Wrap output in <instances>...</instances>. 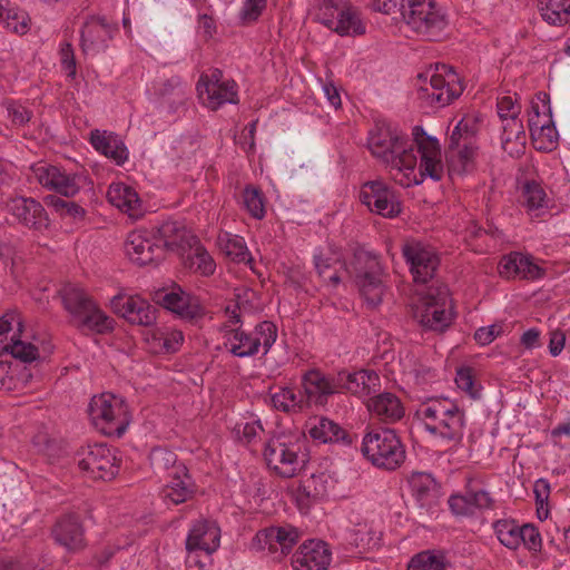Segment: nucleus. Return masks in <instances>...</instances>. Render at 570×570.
<instances>
[{
    "label": "nucleus",
    "instance_id": "nucleus-21",
    "mask_svg": "<svg viewBox=\"0 0 570 570\" xmlns=\"http://www.w3.org/2000/svg\"><path fill=\"white\" fill-rule=\"evenodd\" d=\"M111 308L132 325L151 326L157 320V308L140 296H115Z\"/></svg>",
    "mask_w": 570,
    "mask_h": 570
},
{
    "label": "nucleus",
    "instance_id": "nucleus-31",
    "mask_svg": "<svg viewBox=\"0 0 570 570\" xmlns=\"http://www.w3.org/2000/svg\"><path fill=\"white\" fill-rule=\"evenodd\" d=\"M107 198L112 206L135 220L141 218L145 214L137 191L124 183L111 184L107 191Z\"/></svg>",
    "mask_w": 570,
    "mask_h": 570
},
{
    "label": "nucleus",
    "instance_id": "nucleus-19",
    "mask_svg": "<svg viewBox=\"0 0 570 570\" xmlns=\"http://www.w3.org/2000/svg\"><path fill=\"white\" fill-rule=\"evenodd\" d=\"M129 258L140 266L159 262L164 258L163 244L157 242L150 229H137L128 234L125 243Z\"/></svg>",
    "mask_w": 570,
    "mask_h": 570
},
{
    "label": "nucleus",
    "instance_id": "nucleus-8",
    "mask_svg": "<svg viewBox=\"0 0 570 570\" xmlns=\"http://www.w3.org/2000/svg\"><path fill=\"white\" fill-rule=\"evenodd\" d=\"M352 267L361 295L371 307L382 303L386 291V275L379 257L363 248L354 250Z\"/></svg>",
    "mask_w": 570,
    "mask_h": 570
},
{
    "label": "nucleus",
    "instance_id": "nucleus-57",
    "mask_svg": "<svg viewBox=\"0 0 570 570\" xmlns=\"http://www.w3.org/2000/svg\"><path fill=\"white\" fill-rule=\"evenodd\" d=\"M466 498L470 503V508L472 510V513L474 512V509L483 510V509H493L494 507V500L492 499L491 494L483 490H474V489H468L465 491Z\"/></svg>",
    "mask_w": 570,
    "mask_h": 570
},
{
    "label": "nucleus",
    "instance_id": "nucleus-47",
    "mask_svg": "<svg viewBox=\"0 0 570 570\" xmlns=\"http://www.w3.org/2000/svg\"><path fill=\"white\" fill-rule=\"evenodd\" d=\"M493 529L501 544L511 550L519 548L521 527L514 520H497L493 523Z\"/></svg>",
    "mask_w": 570,
    "mask_h": 570
},
{
    "label": "nucleus",
    "instance_id": "nucleus-25",
    "mask_svg": "<svg viewBox=\"0 0 570 570\" xmlns=\"http://www.w3.org/2000/svg\"><path fill=\"white\" fill-rule=\"evenodd\" d=\"M220 529L209 520L196 521L186 539V549L188 552L199 551L205 553V558L209 559L213 552L219 547Z\"/></svg>",
    "mask_w": 570,
    "mask_h": 570
},
{
    "label": "nucleus",
    "instance_id": "nucleus-27",
    "mask_svg": "<svg viewBox=\"0 0 570 570\" xmlns=\"http://www.w3.org/2000/svg\"><path fill=\"white\" fill-rule=\"evenodd\" d=\"M309 436L321 443H336L344 446L354 444L355 435L348 433L333 420L321 416L314 417L307 423Z\"/></svg>",
    "mask_w": 570,
    "mask_h": 570
},
{
    "label": "nucleus",
    "instance_id": "nucleus-5",
    "mask_svg": "<svg viewBox=\"0 0 570 570\" xmlns=\"http://www.w3.org/2000/svg\"><path fill=\"white\" fill-rule=\"evenodd\" d=\"M263 455L268 469L282 478L295 476L308 460L305 441L285 433L272 436L265 443Z\"/></svg>",
    "mask_w": 570,
    "mask_h": 570
},
{
    "label": "nucleus",
    "instance_id": "nucleus-2",
    "mask_svg": "<svg viewBox=\"0 0 570 570\" xmlns=\"http://www.w3.org/2000/svg\"><path fill=\"white\" fill-rule=\"evenodd\" d=\"M416 416L424 430L448 444H461L466 425L465 412L444 397L430 399L416 410Z\"/></svg>",
    "mask_w": 570,
    "mask_h": 570
},
{
    "label": "nucleus",
    "instance_id": "nucleus-20",
    "mask_svg": "<svg viewBox=\"0 0 570 570\" xmlns=\"http://www.w3.org/2000/svg\"><path fill=\"white\" fill-rule=\"evenodd\" d=\"M402 254L410 265L414 282L426 283L433 277L439 259L430 247L421 242L407 240L402 246Z\"/></svg>",
    "mask_w": 570,
    "mask_h": 570
},
{
    "label": "nucleus",
    "instance_id": "nucleus-42",
    "mask_svg": "<svg viewBox=\"0 0 570 570\" xmlns=\"http://www.w3.org/2000/svg\"><path fill=\"white\" fill-rule=\"evenodd\" d=\"M272 403L275 409L285 413L301 412L308 409L302 389L296 391L292 387H284L272 395Z\"/></svg>",
    "mask_w": 570,
    "mask_h": 570
},
{
    "label": "nucleus",
    "instance_id": "nucleus-48",
    "mask_svg": "<svg viewBox=\"0 0 570 570\" xmlns=\"http://www.w3.org/2000/svg\"><path fill=\"white\" fill-rule=\"evenodd\" d=\"M243 205L255 219H263L266 214L265 196L263 191L253 185H247L242 193Z\"/></svg>",
    "mask_w": 570,
    "mask_h": 570
},
{
    "label": "nucleus",
    "instance_id": "nucleus-41",
    "mask_svg": "<svg viewBox=\"0 0 570 570\" xmlns=\"http://www.w3.org/2000/svg\"><path fill=\"white\" fill-rule=\"evenodd\" d=\"M547 124L538 126L531 124V137L538 150L551 151L558 142V131L552 121L551 108L548 106Z\"/></svg>",
    "mask_w": 570,
    "mask_h": 570
},
{
    "label": "nucleus",
    "instance_id": "nucleus-53",
    "mask_svg": "<svg viewBox=\"0 0 570 570\" xmlns=\"http://www.w3.org/2000/svg\"><path fill=\"white\" fill-rule=\"evenodd\" d=\"M35 179L45 188L50 190L51 186H55L56 178H63V171L61 167L50 165L47 163H39L31 167Z\"/></svg>",
    "mask_w": 570,
    "mask_h": 570
},
{
    "label": "nucleus",
    "instance_id": "nucleus-29",
    "mask_svg": "<svg viewBox=\"0 0 570 570\" xmlns=\"http://www.w3.org/2000/svg\"><path fill=\"white\" fill-rule=\"evenodd\" d=\"M301 387L307 407L312 405L324 406L332 396L331 385L325 375L318 368H311L304 372L301 379Z\"/></svg>",
    "mask_w": 570,
    "mask_h": 570
},
{
    "label": "nucleus",
    "instance_id": "nucleus-33",
    "mask_svg": "<svg viewBox=\"0 0 570 570\" xmlns=\"http://www.w3.org/2000/svg\"><path fill=\"white\" fill-rule=\"evenodd\" d=\"M91 146L100 154L122 165L128 159V149L115 132L95 129L90 134Z\"/></svg>",
    "mask_w": 570,
    "mask_h": 570
},
{
    "label": "nucleus",
    "instance_id": "nucleus-14",
    "mask_svg": "<svg viewBox=\"0 0 570 570\" xmlns=\"http://www.w3.org/2000/svg\"><path fill=\"white\" fill-rule=\"evenodd\" d=\"M413 150L420 155L417 167V180L421 184L426 177L439 181L444 175V166L441 159V148L436 138L429 136L421 126L412 130Z\"/></svg>",
    "mask_w": 570,
    "mask_h": 570
},
{
    "label": "nucleus",
    "instance_id": "nucleus-51",
    "mask_svg": "<svg viewBox=\"0 0 570 570\" xmlns=\"http://www.w3.org/2000/svg\"><path fill=\"white\" fill-rule=\"evenodd\" d=\"M47 206L55 209L61 217H69L75 220L85 217V209L75 202L62 199L56 195H48L43 198Z\"/></svg>",
    "mask_w": 570,
    "mask_h": 570
},
{
    "label": "nucleus",
    "instance_id": "nucleus-6",
    "mask_svg": "<svg viewBox=\"0 0 570 570\" xmlns=\"http://www.w3.org/2000/svg\"><path fill=\"white\" fill-rule=\"evenodd\" d=\"M13 322H17L18 331H20L22 324L14 312L6 313L0 318V390L4 391L16 387L11 358L29 363L39 355L38 348L33 344L16 338L14 334L8 341L7 335L12 331Z\"/></svg>",
    "mask_w": 570,
    "mask_h": 570
},
{
    "label": "nucleus",
    "instance_id": "nucleus-40",
    "mask_svg": "<svg viewBox=\"0 0 570 570\" xmlns=\"http://www.w3.org/2000/svg\"><path fill=\"white\" fill-rule=\"evenodd\" d=\"M0 23L14 33L24 35L29 31L30 18L26 11L10 6L8 0H0Z\"/></svg>",
    "mask_w": 570,
    "mask_h": 570
},
{
    "label": "nucleus",
    "instance_id": "nucleus-30",
    "mask_svg": "<svg viewBox=\"0 0 570 570\" xmlns=\"http://www.w3.org/2000/svg\"><path fill=\"white\" fill-rule=\"evenodd\" d=\"M367 409L375 419L385 424H394L405 415L402 401L391 392H383L371 397L367 402Z\"/></svg>",
    "mask_w": 570,
    "mask_h": 570
},
{
    "label": "nucleus",
    "instance_id": "nucleus-32",
    "mask_svg": "<svg viewBox=\"0 0 570 570\" xmlns=\"http://www.w3.org/2000/svg\"><path fill=\"white\" fill-rule=\"evenodd\" d=\"M52 534L55 540L68 550H78L85 546L83 529L76 514H66L58 519Z\"/></svg>",
    "mask_w": 570,
    "mask_h": 570
},
{
    "label": "nucleus",
    "instance_id": "nucleus-34",
    "mask_svg": "<svg viewBox=\"0 0 570 570\" xmlns=\"http://www.w3.org/2000/svg\"><path fill=\"white\" fill-rule=\"evenodd\" d=\"M527 136L520 118H505L502 122L501 146L511 157H520L525 149Z\"/></svg>",
    "mask_w": 570,
    "mask_h": 570
},
{
    "label": "nucleus",
    "instance_id": "nucleus-35",
    "mask_svg": "<svg viewBox=\"0 0 570 570\" xmlns=\"http://www.w3.org/2000/svg\"><path fill=\"white\" fill-rule=\"evenodd\" d=\"M407 482L420 507L430 505L436 499L439 484L431 473L412 472Z\"/></svg>",
    "mask_w": 570,
    "mask_h": 570
},
{
    "label": "nucleus",
    "instance_id": "nucleus-46",
    "mask_svg": "<svg viewBox=\"0 0 570 570\" xmlns=\"http://www.w3.org/2000/svg\"><path fill=\"white\" fill-rule=\"evenodd\" d=\"M149 462L156 473L167 472L175 474L179 465H185L178 462L177 454L165 448H155L150 451Z\"/></svg>",
    "mask_w": 570,
    "mask_h": 570
},
{
    "label": "nucleus",
    "instance_id": "nucleus-16",
    "mask_svg": "<svg viewBox=\"0 0 570 570\" xmlns=\"http://www.w3.org/2000/svg\"><path fill=\"white\" fill-rule=\"evenodd\" d=\"M78 455V466L94 480H111L119 472V460L116 452L105 444L82 448Z\"/></svg>",
    "mask_w": 570,
    "mask_h": 570
},
{
    "label": "nucleus",
    "instance_id": "nucleus-58",
    "mask_svg": "<svg viewBox=\"0 0 570 570\" xmlns=\"http://www.w3.org/2000/svg\"><path fill=\"white\" fill-rule=\"evenodd\" d=\"M455 383L458 387L466 392L471 397L478 399L479 391L474 387V376L472 368L464 366L456 371Z\"/></svg>",
    "mask_w": 570,
    "mask_h": 570
},
{
    "label": "nucleus",
    "instance_id": "nucleus-44",
    "mask_svg": "<svg viewBox=\"0 0 570 570\" xmlns=\"http://www.w3.org/2000/svg\"><path fill=\"white\" fill-rule=\"evenodd\" d=\"M218 242L222 252L233 262L247 263L252 259L250 253L242 237L225 234L219 237Z\"/></svg>",
    "mask_w": 570,
    "mask_h": 570
},
{
    "label": "nucleus",
    "instance_id": "nucleus-12",
    "mask_svg": "<svg viewBox=\"0 0 570 570\" xmlns=\"http://www.w3.org/2000/svg\"><path fill=\"white\" fill-rule=\"evenodd\" d=\"M314 19L340 36L365 33L358 12L342 0H315Z\"/></svg>",
    "mask_w": 570,
    "mask_h": 570
},
{
    "label": "nucleus",
    "instance_id": "nucleus-64",
    "mask_svg": "<svg viewBox=\"0 0 570 570\" xmlns=\"http://www.w3.org/2000/svg\"><path fill=\"white\" fill-rule=\"evenodd\" d=\"M502 332L500 325H490L487 327H480L474 333V340L481 345H488L493 342Z\"/></svg>",
    "mask_w": 570,
    "mask_h": 570
},
{
    "label": "nucleus",
    "instance_id": "nucleus-15",
    "mask_svg": "<svg viewBox=\"0 0 570 570\" xmlns=\"http://www.w3.org/2000/svg\"><path fill=\"white\" fill-rule=\"evenodd\" d=\"M154 298L158 305L191 325H197L206 315V308L199 297L185 292L176 284L170 288L157 291Z\"/></svg>",
    "mask_w": 570,
    "mask_h": 570
},
{
    "label": "nucleus",
    "instance_id": "nucleus-13",
    "mask_svg": "<svg viewBox=\"0 0 570 570\" xmlns=\"http://www.w3.org/2000/svg\"><path fill=\"white\" fill-rule=\"evenodd\" d=\"M449 304V291L445 287H431L415 307L413 316L424 330L443 332L451 324Z\"/></svg>",
    "mask_w": 570,
    "mask_h": 570
},
{
    "label": "nucleus",
    "instance_id": "nucleus-18",
    "mask_svg": "<svg viewBox=\"0 0 570 570\" xmlns=\"http://www.w3.org/2000/svg\"><path fill=\"white\" fill-rule=\"evenodd\" d=\"M299 531L289 524L259 530L254 541L259 550H267L275 560H282L298 542Z\"/></svg>",
    "mask_w": 570,
    "mask_h": 570
},
{
    "label": "nucleus",
    "instance_id": "nucleus-52",
    "mask_svg": "<svg viewBox=\"0 0 570 570\" xmlns=\"http://www.w3.org/2000/svg\"><path fill=\"white\" fill-rule=\"evenodd\" d=\"M522 204L528 210H537L547 206V194L543 187L534 181H525L522 187Z\"/></svg>",
    "mask_w": 570,
    "mask_h": 570
},
{
    "label": "nucleus",
    "instance_id": "nucleus-56",
    "mask_svg": "<svg viewBox=\"0 0 570 570\" xmlns=\"http://www.w3.org/2000/svg\"><path fill=\"white\" fill-rule=\"evenodd\" d=\"M519 546L521 543L530 551H539L542 547V540L539 530L530 523H525L520 530Z\"/></svg>",
    "mask_w": 570,
    "mask_h": 570
},
{
    "label": "nucleus",
    "instance_id": "nucleus-43",
    "mask_svg": "<svg viewBox=\"0 0 570 570\" xmlns=\"http://www.w3.org/2000/svg\"><path fill=\"white\" fill-rule=\"evenodd\" d=\"M446 556L442 550L422 551L414 556L407 570H445Z\"/></svg>",
    "mask_w": 570,
    "mask_h": 570
},
{
    "label": "nucleus",
    "instance_id": "nucleus-9",
    "mask_svg": "<svg viewBox=\"0 0 570 570\" xmlns=\"http://www.w3.org/2000/svg\"><path fill=\"white\" fill-rule=\"evenodd\" d=\"M424 83L419 88V97L431 106L444 107L458 99L464 87L458 72L445 63L435 65L434 71L429 76L420 75Z\"/></svg>",
    "mask_w": 570,
    "mask_h": 570
},
{
    "label": "nucleus",
    "instance_id": "nucleus-7",
    "mask_svg": "<svg viewBox=\"0 0 570 570\" xmlns=\"http://www.w3.org/2000/svg\"><path fill=\"white\" fill-rule=\"evenodd\" d=\"M400 12L411 30L430 41L439 40L449 24L433 0H401Z\"/></svg>",
    "mask_w": 570,
    "mask_h": 570
},
{
    "label": "nucleus",
    "instance_id": "nucleus-26",
    "mask_svg": "<svg viewBox=\"0 0 570 570\" xmlns=\"http://www.w3.org/2000/svg\"><path fill=\"white\" fill-rule=\"evenodd\" d=\"M115 28L105 18L91 17L81 29V49L85 55L104 51L112 38Z\"/></svg>",
    "mask_w": 570,
    "mask_h": 570
},
{
    "label": "nucleus",
    "instance_id": "nucleus-24",
    "mask_svg": "<svg viewBox=\"0 0 570 570\" xmlns=\"http://www.w3.org/2000/svg\"><path fill=\"white\" fill-rule=\"evenodd\" d=\"M332 560L328 544L322 540H308L292 557L294 570H327Z\"/></svg>",
    "mask_w": 570,
    "mask_h": 570
},
{
    "label": "nucleus",
    "instance_id": "nucleus-59",
    "mask_svg": "<svg viewBox=\"0 0 570 570\" xmlns=\"http://www.w3.org/2000/svg\"><path fill=\"white\" fill-rule=\"evenodd\" d=\"M498 115L502 122L505 118H519L521 106L510 96H503L498 100Z\"/></svg>",
    "mask_w": 570,
    "mask_h": 570
},
{
    "label": "nucleus",
    "instance_id": "nucleus-23",
    "mask_svg": "<svg viewBox=\"0 0 570 570\" xmlns=\"http://www.w3.org/2000/svg\"><path fill=\"white\" fill-rule=\"evenodd\" d=\"M498 272L507 279L535 281L544 276L546 271L533 262L532 256L511 252L500 259Z\"/></svg>",
    "mask_w": 570,
    "mask_h": 570
},
{
    "label": "nucleus",
    "instance_id": "nucleus-17",
    "mask_svg": "<svg viewBox=\"0 0 570 570\" xmlns=\"http://www.w3.org/2000/svg\"><path fill=\"white\" fill-rule=\"evenodd\" d=\"M358 197L371 212L383 217L393 218L401 212V205L394 190L381 180L365 183Z\"/></svg>",
    "mask_w": 570,
    "mask_h": 570
},
{
    "label": "nucleus",
    "instance_id": "nucleus-54",
    "mask_svg": "<svg viewBox=\"0 0 570 570\" xmlns=\"http://www.w3.org/2000/svg\"><path fill=\"white\" fill-rule=\"evenodd\" d=\"M150 230L155 233L157 242L163 244V248L171 243H175L174 238L178 237L183 232V226L178 222L167 220L159 226L153 227Z\"/></svg>",
    "mask_w": 570,
    "mask_h": 570
},
{
    "label": "nucleus",
    "instance_id": "nucleus-62",
    "mask_svg": "<svg viewBox=\"0 0 570 570\" xmlns=\"http://www.w3.org/2000/svg\"><path fill=\"white\" fill-rule=\"evenodd\" d=\"M550 492L551 485L547 479L541 478L534 482L533 493L539 514L541 513V510H543V507L548 505Z\"/></svg>",
    "mask_w": 570,
    "mask_h": 570
},
{
    "label": "nucleus",
    "instance_id": "nucleus-50",
    "mask_svg": "<svg viewBox=\"0 0 570 570\" xmlns=\"http://www.w3.org/2000/svg\"><path fill=\"white\" fill-rule=\"evenodd\" d=\"M185 264L188 268L204 276L213 275L216 269L214 259L202 245L196 246L191 253L187 255Z\"/></svg>",
    "mask_w": 570,
    "mask_h": 570
},
{
    "label": "nucleus",
    "instance_id": "nucleus-38",
    "mask_svg": "<svg viewBox=\"0 0 570 570\" xmlns=\"http://www.w3.org/2000/svg\"><path fill=\"white\" fill-rule=\"evenodd\" d=\"M313 258L318 276L328 285L337 287L341 283V277L335 269V265H343L341 254L334 252L323 253L322 250H317Z\"/></svg>",
    "mask_w": 570,
    "mask_h": 570
},
{
    "label": "nucleus",
    "instance_id": "nucleus-4",
    "mask_svg": "<svg viewBox=\"0 0 570 570\" xmlns=\"http://www.w3.org/2000/svg\"><path fill=\"white\" fill-rule=\"evenodd\" d=\"M363 456L377 469L395 471L405 462L406 451L394 429L376 428L367 431L361 444Z\"/></svg>",
    "mask_w": 570,
    "mask_h": 570
},
{
    "label": "nucleus",
    "instance_id": "nucleus-60",
    "mask_svg": "<svg viewBox=\"0 0 570 570\" xmlns=\"http://www.w3.org/2000/svg\"><path fill=\"white\" fill-rule=\"evenodd\" d=\"M60 63L62 70L67 73L68 77L75 78L77 67H76V58L73 48L70 42H63L60 47Z\"/></svg>",
    "mask_w": 570,
    "mask_h": 570
},
{
    "label": "nucleus",
    "instance_id": "nucleus-1",
    "mask_svg": "<svg viewBox=\"0 0 570 570\" xmlns=\"http://www.w3.org/2000/svg\"><path fill=\"white\" fill-rule=\"evenodd\" d=\"M367 146L372 155L386 165L397 184L403 187L419 185L416 154L405 132L385 120L376 121L368 132Z\"/></svg>",
    "mask_w": 570,
    "mask_h": 570
},
{
    "label": "nucleus",
    "instance_id": "nucleus-45",
    "mask_svg": "<svg viewBox=\"0 0 570 570\" xmlns=\"http://www.w3.org/2000/svg\"><path fill=\"white\" fill-rule=\"evenodd\" d=\"M151 338L157 351L166 354L176 353L184 343V334L179 330L157 328L151 333Z\"/></svg>",
    "mask_w": 570,
    "mask_h": 570
},
{
    "label": "nucleus",
    "instance_id": "nucleus-37",
    "mask_svg": "<svg viewBox=\"0 0 570 570\" xmlns=\"http://www.w3.org/2000/svg\"><path fill=\"white\" fill-rule=\"evenodd\" d=\"M203 90L207 106L213 110L225 104L238 102L237 83L234 80H225L222 85H205Z\"/></svg>",
    "mask_w": 570,
    "mask_h": 570
},
{
    "label": "nucleus",
    "instance_id": "nucleus-22",
    "mask_svg": "<svg viewBox=\"0 0 570 570\" xmlns=\"http://www.w3.org/2000/svg\"><path fill=\"white\" fill-rule=\"evenodd\" d=\"M6 208L21 225L41 230L49 226L45 207L31 197H12L7 200Z\"/></svg>",
    "mask_w": 570,
    "mask_h": 570
},
{
    "label": "nucleus",
    "instance_id": "nucleus-28",
    "mask_svg": "<svg viewBox=\"0 0 570 570\" xmlns=\"http://www.w3.org/2000/svg\"><path fill=\"white\" fill-rule=\"evenodd\" d=\"M197 487L188 473L186 465H179L175 474H169L167 484L163 488L161 495L165 502L180 504L191 500Z\"/></svg>",
    "mask_w": 570,
    "mask_h": 570
},
{
    "label": "nucleus",
    "instance_id": "nucleus-39",
    "mask_svg": "<svg viewBox=\"0 0 570 570\" xmlns=\"http://www.w3.org/2000/svg\"><path fill=\"white\" fill-rule=\"evenodd\" d=\"M538 9L542 19L551 26L570 22V0H538Z\"/></svg>",
    "mask_w": 570,
    "mask_h": 570
},
{
    "label": "nucleus",
    "instance_id": "nucleus-61",
    "mask_svg": "<svg viewBox=\"0 0 570 570\" xmlns=\"http://www.w3.org/2000/svg\"><path fill=\"white\" fill-rule=\"evenodd\" d=\"M267 0H246L240 11V18L244 22L256 21L263 10L266 8Z\"/></svg>",
    "mask_w": 570,
    "mask_h": 570
},
{
    "label": "nucleus",
    "instance_id": "nucleus-3",
    "mask_svg": "<svg viewBox=\"0 0 570 570\" xmlns=\"http://www.w3.org/2000/svg\"><path fill=\"white\" fill-rule=\"evenodd\" d=\"M65 308L71 315V323L80 332L105 334L114 330L109 317L82 288L67 285L61 291Z\"/></svg>",
    "mask_w": 570,
    "mask_h": 570
},
{
    "label": "nucleus",
    "instance_id": "nucleus-36",
    "mask_svg": "<svg viewBox=\"0 0 570 570\" xmlns=\"http://www.w3.org/2000/svg\"><path fill=\"white\" fill-rule=\"evenodd\" d=\"M475 154L474 145L466 144L459 149L448 150L446 163L450 177L472 173L475 167Z\"/></svg>",
    "mask_w": 570,
    "mask_h": 570
},
{
    "label": "nucleus",
    "instance_id": "nucleus-63",
    "mask_svg": "<svg viewBox=\"0 0 570 570\" xmlns=\"http://www.w3.org/2000/svg\"><path fill=\"white\" fill-rule=\"evenodd\" d=\"M158 94L161 97L183 95L181 78L179 76H173L164 80L158 88Z\"/></svg>",
    "mask_w": 570,
    "mask_h": 570
},
{
    "label": "nucleus",
    "instance_id": "nucleus-55",
    "mask_svg": "<svg viewBox=\"0 0 570 570\" xmlns=\"http://www.w3.org/2000/svg\"><path fill=\"white\" fill-rule=\"evenodd\" d=\"M55 186H51L50 190H53L65 197H73L80 190L78 183V176L63 171V178H56Z\"/></svg>",
    "mask_w": 570,
    "mask_h": 570
},
{
    "label": "nucleus",
    "instance_id": "nucleus-49",
    "mask_svg": "<svg viewBox=\"0 0 570 570\" xmlns=\"http://www.w3.org/2000/svg\"><path fill=\"white\" fill-rule=\"evenodd\" d=\"M328 476L324 473L312 474L301 482L298 488L299 499L306 498L313 501L320 500L327 494Z\"/></svg>",
    "mask_w": 570,
    "mask_h": 570
},
{
    "label": "nucleus",
    "instance_id": "nucleus-11",
    "mask_svg": "<svg viewBox=\"0 0 570 570\" xmlns=\"http://www.w3.org/2000/svg\"><path fill=\"white\" fill-rule=\"evenodd\" d=\"M277 338V327L269 321L258 323L253 333L238 327L226 331L225 346L236 357H250L259 352L263 346V354L266 355Z\"/></svg>",
    "mask_w": 570,
    "mask_h": 570
},
{
    "label": "nucleus",
    "instance_id": "nucleus-10",
    "mask_svg": "<svg viewBox=\"0 0 570 570\" xmlns=\"http://www.w3.org/2000/svg\"><path fill=\"white\" fill-rule=\"evenodd\" d=\"M88 411L94 424L109 435L121 436L131 421L126 401L108 392L95 395Z\"/></svg>",
    "mask_w": 570,
    "mask_h": 570
}]
</instances>
